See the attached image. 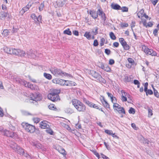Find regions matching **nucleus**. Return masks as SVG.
Segmentation results:
<instances>
[{
  "label": "nucleus",
  "instance_id": "obj_14",
  "mask_svg": "<svg viewBox=\"0 0 159 159\" xmlns=\"http://www.w3.org/2000/svg\"><path fill=\"white\" fill-rule=\"evenodd\" d=\"M100 68L106 72H111V68L107 64L104 65L103 64H101Z\"/></svg>",
  "mask_w": 159,
  "mask_h": 159
},
{
  "label": "nucleus",
  "instance_id": "obj_22",
  "mask_svg": "<svg viewBox=\"0 0 159 159\" xmlns=\"http://www.w3.org/2000/svg\"><path fill=\"white\" fill-rule=\"evenodd\" d=\"M111 8L114 10H120L121 9L120 6L118 4H112L111 5Z\"/></svg>",
  "mask_w": 159,
  "mask_h": 159
},
{
  "label": "nucleus",
  "instance_id": "obj_51",
  "mask_svg": "<svg viewBox=\"0 0 159 159\" xmlns=\"http://www.w3.org/2000/svg\"><path fill=\"white\" fill-rule=\"evenodd\" d=\"M46 131L49 134L51 135L53 134V132L52 129L50 128H47V129H46Z\"/></svg>",
  "mask_w": 159,
  "mask_h": 159
},
{
  "label": "nucleus",
  "instance_id": "obj_37",
  "mask_svg": "<svg viewBox=\"0 0 159 159\" xmlns=\"http://www.w3.org/2000/svg\"><path fill=\"white\" fill-rule=\"evenodd\" d=\"M29 88L32 90H35L37 89L38 88V87L35 85H33L32 84H30Z\"/></svg>",
  "mask_w": 159,
  "mask_h": 159
},
{
  "label": "nucleus",
  "instance_id": "obj_20",
  "mask_svg": "<svg viewBox=\"0 0 159 159\" xmlns=\"http://www.w3.org/2000/svg\"><path fill=\"white\" fill-rule=\"evenodd\" d=\"M8 13L7 12L2 11L0 12V19H4L7 16Z\"/></svg>",
  "mask_w": 159,
  "mask_h": 159
},
{
  "label": "nucleus",
  "instance_id": "obj_45",
  "mask_svg": "<svg viewBox=\"0 0 159 159\" xmlns=\"http://www.w3.org/2000/svg\"><path fill=\"white\" fill-rule=\"evenodd\" d=\"M105 39L103 38H102L100 39V45L102 46L104 45L105 42Z\"/></svg>",
  "mask_w": 159,
  "mask_h": 159
},
{
  "label": "nucleus",
  "instance_id": "obj_11",
  "mask_svg": "<svg viewBox=\"0 0 159 159\" xmlns=\"http://www.w3.org/2000/svg\"><path fill=\"white\" fill-rule=\"evenodd\" d=\"M11 147L12 148H13L15 151L19 154H20V155H24L25 152L24 149L22 148H21L20 147L17 146H16V148H15V147H13L12 146H11Z\"/></svg>",
  "mask_w": 159,
  "mask_h": 159
},
{
  "label": "nucleus",
  "instance_id": "obj_41",
  "mask_svg": "<svg viewBox=\"0 0 159 159\" xmlns=\"http://www.w3.org/2000/svg\"><path fill=\"white\" fill-rule=\"evenodd\" d=\"M120 10H121L123 12H128V8L124 6L122 7H121V9Z\"/></svg>",
  "mask_w": 159,
  "mask_h": 159
},
{
  "label": "nucleus",
  "instance_id": "obj_23",
  "mask_svg": "<svg viewBox=\"0 0 159 159\" xmlns=\"http://www.w3.org/2000/svg\"><path fill=\"white\" fill-rule=\"evenodd\" d=\"M133 79L131 77V76H125L124 79V81L126 83L132 81Z\"/></svg>",
  "mask_w": 159,
  "mask_h": 159
},
{
  "label": "nucleus",
  "instance_id": "obj_2",
  "mask_svg": "<svg viewBox=\"0 0 159 159\" xmlns=\"http://www.w3.org/2000/svg\"><path fill=\"white\" fill-rule=\"evenodd\" d=\"M50 71L56 77L59 76H68L69 75L65 72L62 71L60 69L57 68H52L50 70Z\"/></svg>",
  "mask_w": 159,
  "mask_h": 159
},
{
  "label": "nucleus",
  "instance_id": "obj_60",
  "mask_svg": "<svg viewBox=\"0 0 159 159\" xmlns=\"http://www.w3.org/2000/svg\"><path fill=\"white\" fill-rule=\"evenodd\" d=\"M158 30L157 29H155L153 31V34L155 36H157L158 35Z\"/></svg>",
  "mask_w": 159,
  "mask_h": 159
},
{
  "label": "nucleus",
  "instance_id": "obj_46",
  "mask_svg": "<svg viewBox=\"0 0 159 159\" xmlns=\"http://www.w3.org/2000/svg\"><path fill=\"white\" fill-rule=\"evenodd\" d=\"M23 114L25 115V116H28V115H30L32 116H34V114H31L30 113H29V112L26 111H24L22 112Z\"/></svg>",
  "mask_w": 159,
  "mask_h": 159
},
{
  "label": "nucleus",
  "instance_id": "obj_26",
  "mask_svg": "<svg viewBox=\"0 0 159 159\" xmlns=\"http://www.w3.org/2000/svg\"><path fill=\"white\" fill-rule=\"evenodd\" d=\"M20 49H17L13 48L12 54L18 56V52H20Z\"/></svg>",
  "mask_w": 159,
  "mask_h": 159
},
{
  "label": "nucleus",
  "instance_id": "obj_4",
  "mask_svg": "<svg viewBox=\"0 0 159 159\" xmlns=\"http://www.w3.org/2000/svg\"><path fill=\"white\" fill-rule=\"evenodd\" d=\"M143 51L147 55H150L152 56H156L157 54L156 52L152 49H149L145 45L142 46Z\"/></svg>",
  "mask_w": 159,
  "mask_h": 159
},
{
  "label": "nucleus",
  "instance_id": "obj_24",
  "mask_svg": "<svg viewBox=\"0 0 159 159\" xmlns=\"http://www.w3.org/2000/svg\"><path fill=\"white\" fill-rule=\"evenodd\" d=\"M57 150L59 152L63 155H66V151L64 149L61 147H59L58 148Z\"/></svg>",
  "mask_w": 159,
  "mask_h": 159
},
{
  "label": "nucleus",
  "instance_id": "obj_29",
  "mask_svg": "<svg viewBox=\"0 0 159 159\" xmlns=\"http://www.w3.org/2000/svg\"><path fill=\"white\" fill-rule=\"evenodd\" d=\"M92 108H94L96 109H98L99 110L103 112V113H105L103 111L102 109V108H100L98 105H96V104H94L93 105Z\"/></svg>",
  "mask_w": 159,
  "mask_h": 159
},
{
  "label": "nucleus",
  "instance_id": "obj_16",
  "mask_svg": "<svg viewBox=\"0 0 159 159\" xmlns=\"http://www.w3.org/2000/svg\"><path fill=\"white\" fill-rule=\"evenodd\" d=\"M84 36L89 40H90L91 39H95L94 35H91L90 32H86Z\"/></svg>",
  "mask_w": 159,
  "mask_h": 159
},
{
  "label": "nucleus",
  "instance_id": "obj_40",
  "mask_svg": "<svg viewBox=\"0 0 159 159\" xmlns=\"http://www.w3.org/2000/svg\"><path fill=\"white\" fill-rule=\"evenodd\" d=\"M18 30L17 28H15L13 27L12 30H9L10 31V32L12 33H15L17 32Z\"/></svg>",
  "mask_w": 159,
  "mask_h": 159
},
{
  "label": "nucleus",
  "instance_id": "obj_31",
  "mask_svg": "<svg viewBox=\"0 0 159 159\" xmlns=\"http://www.w3.org/2000/svg\"><path fill=\"white\" fill-rule=\"evenodd\" d=\"M13 48H9L7 47L5 49V50L6 51V52L8 54H12V51Z\"/></svg>",
  "mask_w": 159,
  "mask_h": 159
},
{
  "label": "nucleus",
  "instance_id": "obj_21",
  "mask_svg": "<svg viewBox=\"0 0 159 159\" xmlns=\"http://www.w3.org/2000/svg\"><path fill=\"white\" fill-rule=\"evenodd\" d=\"M118 112L120 113H122L123 114H125V112L124 109L123 107H121L120 106V107H119L117 108H116Z\"/></svg>",
  "mask_w": 159,
  "mask_h": 159
},
{
  "label": "nucleus",
  "instance_id": "obj_25",
  "mask_svg": "<svg viewBox=\"0 0 159 159\" xmlns=\"http://www.w3.org/2000/svg\"><path fill=\"white\" fill-rule=\"evenodd\" d=\"M84 102L90 107H92L93 103L90 102L89 101L85 99H84Z\"/></svg>",
  "mask_w": 159,
  "mask_h": 159
},
{
  "label": "nucleus",
  "instance_id": "obj_55",
  "mask_svg": "<svg viewBox=\"0 0 159 159\" xmlns=\"http://www.w3.org/2000/svg\"><path fill=\"white\" fill-rule=\"evenodd\" d=\"M120 105L119 104L116 103H113V107L116 110V108H117L119 107H120Z\"/></svg>",
  "mask_w": 159,
  "mask_h": 159
},
{
  "label": "nucleus",
  "instance_id": "obj_12",
  "mask_svg": "<svg viewBox=\"0 0 159 159\" xmlns=\"http://www.w3.org/2000/svg\"><path fill=\"white\" fill-rule=\"evenodd\" d=\"M54 83L58 84L61 85H64L65 84V80L61 79H55L52 80Z\"/></svg>",
  "mask_w": 159,
  "mask_h": 159
},
{
  "label": "nucleus",
  "instance_id": "obj_42",
  "mask_svg": "<svg viewBox=\"0 0 159 159\" xmlns=\"http://www.w3.org/2000/svg\"><path fill=\"white\" fill-rule=\"evenodd\" d=\"M65 111L68 114H70L73 112V110L70 108L66 109Z\"/></svg>",
  "mask_w": 159,
  "mask_h": 159
},
{
  "label": "nucleus",
  "instance_id": "obj_39",
  "mask_svg": "<svg viewBox=\"0 0 159 159\" xmlns=\"http://www.w3.org/2000/svg\"><path fill=\"white\" fill-rule=\"evenodd\" d=\"M64 34H67L68 35H71L72 33L70 31V29H68L64 31Z\"/></svg>",
  "mask_w": 159,
  "mask_h": 159
},
{
  "label": "nucleus",
  "instance_id": "obj_10",
  "mask_svg": "<svg viewBox=\"0 0 159 159\" xmlns=\"http://www.w3.org/2000/svg\"><path fill=\"white\" fill-rule=\"evenodd\" d=\"M97 11L98 15L101 16L102 20L105 22L106 19V15L101 7H99Z\"/></svg>",
  "mask_w": 159,
  "mask_h": 159
},
{
  "label": "nucleus",
  "instance_id": "obj_28",
  "mask_svg": "<svg viewBox=\"0 0 159 159\" xmlns=\"http://www.w3.org/2000/svg\"><path fill=\"white\" fill-rule=\"evenodd\" d=\"M86 109V106L83 103L80 102V111H84Z\"/></svg>",
  "mask_w": 159,
  "mask_h": 159
},
{
  "label": "nucleus",
  "instance_id": "obj_36",
  "mask_svg": "<svg viewBox=\"0 0 159 159\" xmlns=\"http://www.w3.org/2000/svg\"><path fill=\"white\" fill-rule=\"evenodd\" d=\"M127 60L132 65H133L134 64L135 62L134 60L132 58H129Z\"/></svg>",
  "mask_w": 159,
  "mask_h": 159
},
{
  "label": "nucleus",
  "instance_id": "obj_19",
  "mask_svg": "<svg viewBox=\"0 0 159 159\" xmlns=\"http://www.w3.org/2000/svg\"><path fill=\"white\" fill-rule=\"evenodd\" d=\"M48 123V122L47 121H43L40 123V126L42 129H47V125L48 126L47 124Z\"/></svg>",
  "mask_w": 159,
  "mask_h": 159
},
{
  "label": "nucleus",
  "instance_id": "obj_43",
  "mask_svg": "<svg viewBox=\"0 0 159 159\" xmlns=\"http://www.w3.org/2000/svg\"><path fill=\"white\" fill-rule=\"evenodd\" d=\"M146 95H152L153 94V92L151 89H147L146 91Z\"/></svg>",
  "mask_w": 159,
  "mask_h": 159
},
{
  "label": "nucleus",
  "instance_id": "obj_9",
  "mask_svg": "<svg viewBox=\"0 0 159 159\" xmlns=\"http://www.w3.org/2000/svg\"><path fill=\"white\" fill-rule=\"evenodd\" d=\"M48 99L53 102L57 101L60 100L59 95L48 94Z\"/></svg>",
  "mask_w": 159,
  "mask_h": 159
},
{
  "label": "nucleus",
  "instance_id": "obj_35",
  "mask_svg": "<svg viewBox=\"0 0 159 159\" xmlns=\"http://www.w3.org/2000/svg\"><path fill=\"white\" fill-rule=\"evenodd\" d=\"M9 30H4L3 31V34L4 36H7L10 33Z\"/></svg>",
  "mask_w": 159,
  "mask_h": 159
},
{
  "label": "nucleus",
  "instance_id": "obj_44",
  "mask_svg": "<svg viewBox=\"0 0 159 159\" xmlns=\"http://www.w3.org/2000/svg\"><path fill=\"white\" fill-rule=\"evenodd\" d=\"M129 112L130 114H134L135 112V110L132 107H130L129 110Z\"/></svg>",
  "mask_w": 159,
  "mask_h": 159
},
{
  "label": "nucleus",
  "instance_id": "obj_7",
  "mask_svg": "<svg viewBox=\"0 0 159 159\" xmlns=\"http://www.w3.org/2000/svg\"><path fill=\"white\" fill-rule=\"evenodd\" d=\"M119 41L124 50L126 51L129 50L130 47L129 45L127 44V42L124 40V38H120L119 39Z\"/></svg>",
  "mask_w": 159,
  "mask_h": 159
},
{
  "label": "nucleus",
  "instance_id": "obj_30",
  "mask_svg": "<svg viewBox=\"0 0 159 159\" xmlns=\"http://www.w3.org/2000/svg\"><path fill=\"white\" fill-rule=\"evenodd\" d=\"M43 76L46 79H48L49 80H51L52 78V76L50 74H49L46 73H44L43 74Z\"/></svg>",
  "mask_w": 159,
  "mask_h": 159
},
{
  "label": "nucleus",
  "instance_id": "obj_27",
  "mask_svg": "<svg viewBox=\"0 0 159 159\" xmlns=\"http://www.w3.org/2000/svg\"><path fill=\"white\" fill-rule=\"evenodd\" d=\"M26 53L27 56L29 57H33L34 56V54L32 50H30L29 51H28Z\"/></svg>",
  "mask_w": 159,
  "mask_h": 159
},
{
  "label": "nucleus",
  "instance_id": "obj_32",
  "mask_svg": "<svg viewBox=\"0 0 159 159\" xmlns=\"http://www.w3.org/2000/svg\"><path fill=\"white\" fill-rule=\"evenodd\" d=\"M109 36L111 39L113 40H115L116 39V36L115 35L114 33L112 32L110 33Z\"/></svg>",
  "mask_w": 159,
  "mask_h": 159
},
{
  "label": "nucleus",
  "instance_id": "obj_3",
  "mask_svg": "<svg viewBox=\"0 0 159 159\" xmlns=\"http://www.w3.org/2000/svg\"><path fill=\"white\" fill-rule=\"evenodd\" d=\"M120 99L121 101L123 102L126 101L129 102L131 100V96L128 93L126 92L124 90H122L120 91Z\"/></svg>",
  "mask_w": 159,
  "mask_h": 159
},
{
  "label": "nucleus",
  "instance_id": "obj_53",
  "mask_svg": "<svg viewBox=\"0 0 159 159\" xmlns=\"http://www.w3.org/2000/svg\"><path fill=\"white\" fill-rule=\"evenodd\" d=\"M42 16L40 15H39L38 16V17L37 18L36 23H38L37 22H38L39 24V22H40L41 23H42Z\"/></svg>",
  "mask_w": 159,
  "mask_h": 159
},
{
  "label": "nucleus",
  "instance_id": "obj_48",
  "mask_svg": "<svg viewBox=\"0 0 159 159\" xmlns=\"http://www.w3.org/2000/svg\"><path fill=\"white\" fill-rule=\"evenodd\" d=\"M48 108L52 110H54L56 109V107H55V105L53 104H50L48 106Z\"/></svg>",
  "mask_w": 159,
  "mask_h": 159
},
{
  "label": "nucleus",
  "instance_id": "obj_6",
  "mask_svg": "<svg viewBox=\"0 0 159 159\" xmlns=\"http://www.w3.org/2000/svg\"><path fill=\"white\" fill-rule=\"evenodd\" d=\"M30 100H32V101H30L31 102L34 103L37 102V101H40L42 99L41 94L39 93H37L32 94V96L30 97Z\"/></svg>",
  "mask_w": 159,
  "mask_h": 159
},
{
  "label": "nucleus",
  "instance_id": "obj_18",
  "mask_svg": "<svg viewBox=\"0 0 159 159\" xmlns=\"http://www.w3.org/2000/svg\"><path fill=\"white\" fill-rule=\"evenodd\" d=\"M61 90L60 89H52L51 90V92L49 94L58 95L60 93Z\"/></svg>",
  "mask_w": 159,
  "mask_h": 159
},
{
  "label": "nucleus",
  "instance_id": "obj_54",
  "mask_svg": "<svg viewBox=\"0 0 159 159\" xmlns=\"http://www.w3.org/2000/svg\"><path fill=\"white\" fill-rule=\"evenodd\" d=\"M105 132L109 135H111L112 134L113 131L112 130L106 129L105 130Z\"/></svg>",
  "mask_w": 159,
  "mask_h": 159
},
{
  "label": "nucleus",
  "instance_id": "obj_5",
  "mask_svg": "<svg viewBox=\"0 0 159 159\" xmlns=\"http://www.w3.org/2000/svg\"><path fill=\"white\" fill-rule=\"evenodd\" d=\"M21 125L23 128L29 132L33 133L35 131V128L34 126L24 122L22 123Z\"/></svg>",
  "mask_w": 159,
  "mask_h": 159
},
{
  "label": "nucleus",
  "instance_id": "obj_57",
  "mask_svg": "<svg viewBox=\"0 0 159 159\" xmlns=\"http://www.w3.org/2000/svg\"><path fill=\"white\" fill-rule=\"evenodd\" d=\"M148 116L149 117H150L153 115L152 110L150 109H148Z\"/></svg>",
  "mask_w": 159,
  "mask_h": 159
},
{
  "label": "nucleus",
  "instance_id": "obj_8",
  "mask_svg": "<svg viewBox=\"0 0 159 159\" xmlns=\"http://www.w3.org/2000/svg\"><path fill=\"white\" fill-rule=\"evenodd\" d=\"M99 99L104 107L106 109H110V105L106 101L103 96L101 95L99 97Z\"/></svg>",
  "mask_w": 159,
  "mask_h": 159
},
{
  "label": "nucleus",
  "instance_id": "obj_33",
  "mask_svg": "<svg viewBox=\"0 0 159 159\" xmlns=\"http://www.w3.org/2000/svg\"><path fill=\"white\" fill-rule=\"evenodd\" d=\"M107 94L108 95V97L110 98L112 102H113V98H115V100L116 99V98L115 97H113V95L111 93L107 92Z\"/></svg>",
  "mask_w": 159,
  "mask_h": 159
},
{
  "label": "nucleus",
  "instance_id": "obj_47",
  "mask_svg": "<svg viewBox=\"0 0 159 159\" xmlns=\"http://www.w3.org/2000/svg\"><path fill=\"white\" fill-rule=\"evenodd\" d=\"M22 82L24 84V85L25 87L29 88L30 84L29 82H28L25 81V80H23L22 81Z\"/></svg>",
  "mask_w": 159,
  "mask_h": 159
},
{
  "label": "nucleus",
  "instance_id": "obj_56",
  "mask_svg": "<svg viewBox=\"0 0 159 159\" xmlns=\"http://www.w3.org/2000/svg\"><path fill=\"white\" fill-rule=\"evenodd\" d=\"M31 17L35 21H36L37 17L36 16L35 14H32L31 15Z\"/></svg>",
  "mask_w": 159,
  "mask_h": 159
},
{
  "label": "nucleus",
  "instance_id": "obj_61",
  "mask_svg": "<svg viewBox=\"0 0 159 159\" xmlns=\"http://www.w3.org/2000/svg\"><path fill=\"white\" fill-rule=\"evenodd\" d=\"M131 126L135 130H137L139 128L138 127H137L136 126V125L134 123H132L131 124Z\"/></svg>",
  "mask_w": 159,
  "mask_h": 159
},
{
  "label": "nucleus",
  "instance_id": "obj_58",
  "mask_svg": "<svg viewBox=\"0 0 159 159\" xmlns=\"http://www.w3.org/2000/svg\"><path fill=\"white\" fill-rule=\"evenodd\" d=\"M64 2V0L63 1L59 2L57 3V5L60 7H62L65 4Z\"/></svg>",
  "mask_w": 159,
  "mask_h": 159
},
{
  "label": "nucleus",
  "instance_id": "obj_63",
  "mask_svg": "<svg viewBox=\"0 0 159 159\" xmlns=\"http://www.w3.org/2000/svg\"><path fill=\"white\" fill-rule=\"evenodd\" d=\"M154 6L157 4L158 0H150Z\"/></svg>",
  "mask_w": 159,
  "mask_h": 159
},
{
  "label": "nucleus",
  "instance_id": "obj_62",
  "mask_svg": "<svg viewBox=\"0 0 159 159\" xmlns=\"http://www.w3.org/2000/svg\"><path fill=\"white\" fill-rule=\"evenodd\" d=\"M105 52L107 55H108L111 53V51L109 49H106L105 50Z\"/></svg>",
  "mask_w": 159,
  "mask_h": 159
},
{
  "label": "nucleus",
  "instance_id": "obj_64",
  "mask_svg": "<svg viewBox=\"0 0 159 159\" xmlns=\"http://www.w3.org/2000/svg\"><path fill=\"white\" fill-rule=\"evenodd\" d=\"M115 63V61L113 59H110L109 61V64L110 65H112Z\"/></svg>",
  "mask_w": 159,
  "mask_h": 159
},
{
  "label": "nucleus",
  "instance_id": "obj_52",
  "mask_svg": "<svg viewBox=\"0 0 159 159\" xmlns=\"http://www.w3.org/2000/svg\"><path fill=\"white\" fill-rule=\"evenodd\" d=\"M44 7V2L42 3L39 7V10L40 11L43 10V8Z\"/></svg>",
  "mask_w": 159,
  "mask_h": 159
},
{
  "label": "nucleus",
  "instance_id": "obj_15",
  "mask_svg": "<svg viewBox=\"0 0 159 159\" xmlns=\"http://www.w3.org/2000/svg\"><path fill=\"white\" fill-rule=\"evenodd\" d=\"M89 14L94 19H96L98 17V13H97L94 10H89Z\"/></svg>",
  "mask_w": 159,
  "mask_h": 159
},
{
  "label": "nucleus",
  "instance_id": "obj_38",
  "mask_svg": "<svg viewBox=\"0 0 159 159\" xmlns=\"http://www.w3.org/2000/svg\"><path fill=\"white\" fill-rule=\"evenodd\" d=\"M73 83L72 81L65 80V85L67 86L71 85L73 84Z\"/></svg>",
  "mask_w": 159,
  "mask_h": 159
},
{
  "label": "nucleus",
  "instance_id": "obj_13",
  "mask_svg": "<svg viewBox=\"0 0 159 159\" xmlns=\"http://www.w3.org/2000/svg\"><path fill=\"white\" fill-rule=\"evenodd\" d=\"M2 135L7 137H9L13 138L14 134L13 132L7 130H4V131H2Z\"/></svg>",
  "mask_w": 159,
  "mask_h": 159
},
{
  "label": "nucleus",
  "instance_id": "obj_50",
  "mask_svg": "<svg viewBox=\"0 0 159 159\" xmlns=\"http://www.w3.org/2000/svg\"><path fill=\"white\" fill-rule=\"evenodd\" d=\"M28 9L27 8V7H23L22 9H21V10L20 11V12L22 13V14H23L24 13L25 11H28Z\"/></svg>",
  "mask_w": 159,
  "mask_h": 159
},
{
  "label": "nucleus",
  "instance_id": "obj_17",
  "mask_svg": "<svg viewBox=\"0 0 159 159\" xmlns=\"http://www.w3.org/2000/svg\"><path fill=\"white\" fill-rule=\"evenodd\" d=\"M72 102L73 105L77 110H78L80 106L79 101L77 99H74L72 100Z\"/></svg>",
  "mask_w": 159,
  "mask_h": 159
},
{
  "label": "nucleus",
  "instance_id": "obj_34",
  "mask_svg": "<svg viewBox=\"0 0 159 159\" xmlns=\"http://www.w3.org/2000/svg\"><path fill=\"white\" fill-rule=\"evenodd\" d=\"M25 53L24 51H23L20 50V51L18 52V56H19L20 57H24L25 56Z\"/></svg>",
  "mask_w": 159,
  "mask_h": 159
},
{
  "label": "nucleus",
  "instance_id": "obj_59",
  "mask_svg": "<svg viewBox=\"0 0 159 159\" xmlns=\"http://www.w3.org/2000/svg\"><path fill=\"white\" fill-rule=\"evenodd\" d=\"M154 95L157 98H158L159 97V93L157 91L154 89Z\"/></svg>",
  "mask_w": 159,
  "mask_h": 159
},
{
  "label": "nucleus",
  "instance_id": "obj_1",
  "mask_svg": "<svg viewBox=\"0 0 159 159\" xmlns=\"http://www.w3.org/2000/svg\"><path fill=\"white\" fill-rule=\"evenodd\" d=\"M137 15L138 17L141 19L139 22L140 24H142L146 28L151 27L153 25L152 22L149 21L147 23L146 20H150L151 18L149 19V16L144 12L143 10L142 9L138 12Z\"/></svg>",
  "mask_w": 159,
  "mask_h": 159
},
{
  "label": "nucleus",
  "instance_id": "obj_49",
  "mask_svg": "<svg viewBox=\"0 0 159 159\" xmlns=\"http://www.w3.org/2000/svg\"><path fill=\"white\" fill-rule=\"evenodd\" d=\"M136 25V22L135 21H132L131 23L130 24V26H131V29L132 30V31H133V28Z\"/></svg>",
  "mask_w": 159,
  "mask_h": 159
}]
</instances>
